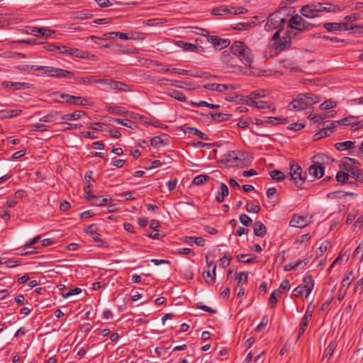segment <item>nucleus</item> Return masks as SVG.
I'll list each match as a JSON object with an SVG mask.
<instances>
[{
    "label": "nucleus",
    "instance_id": "9b49d317",
    "mask_svg": "<svg viewBox=\"0 0 363 363\" xmlns=\"http://www.w3.org/2000/svg\"><path fill=\"white\" fill-rule=\"evenodd\" d=\"M74 79L77 84L83 85H91L93 84H102L103 79H99L95 75H86L82 77H74Z\"/></svg>",
    "mask_w": 363,
    "mask_h": 363
},
{
    "label": "nucleus",
    "instance_id": "c756f323",
    "mask_svg": "<svg viewBox=\"0 0 363 363\" xmlns=\"http://www.w3.org/2000/svg\"><path fill=\"white\" fill-rule=\"evenodd\" d=\"M229 190L227 185L224 183L220 184V191L216 196V201L218 203H221L224 201L225 197L228 196Z\"/></svg>",
    "mask_w": 363,
    "mask_h": 363
},
{
    "label": "nucleus",
    "instance_id": "052dcab7",
    "mask_svg": "<svg viewBox=\"0 0 363 363\" xmlns=\"http://www.w3.org/2000/svg\"><path fill=\"white\" fill-rule=\"evenodd\" d=\"M302 262V260L298 259L294 262L289 263L284 266V270L286 272L294 270L297 268Z\"/></svg>",
    "mask_w": 363,
    "mask_h": 363
},
{
    "label": "nucleus",
    "instance_id": "4468645a",
    "mask_svg": "<svg viewBox=\"0 0 363 363\" xmlns=\"http://www.w3.org/2000/svg\"><path fill=\"white\" fill-rule=\"evenodd\" d=\"M60 96L62 99H64L65 100V102L69 104H74L79 106H86L88 104L87 99L82 96H75L66 94H61Z\"/></svg>",
    "mask_w": 363,
    "mask_h": 363
},
{
    "label": "nucleus",
    "instance_id": "f704fd0d",
    "mask_svg": "<svg viewBox=\"0 0 363 363\" xmlns=\"http://www.w3.org/2000/svg\"><path fill=\"white\" fill-rule=\"evenodd\" d=\"M335 147L339 151L345 150L347 149H352L354 147V142L352 141H345L337 143L335 144Z\"/></svg>",
    "mask_w": 363,
    "mask_h": 363
},
{
    "label": "nucleus",
    "instance_id": "dca6fc26",
    "mask_svg": "<svg viewBox=\"0 0 363 363\" xmlns=\"http://www.w3.org/2000/svg\"><path fill=\"white\" fill-rule=\"evenodd\" d=\"M206 89L216 91L218 92H225L235 89L233 85L216 83H208L203 85Z\"/></svg>",
    "mask_w": 363,
    "mask_h": 363
},
{
    "label": "nucleus",
    "instance_id": "c9c22d12",
    "mask_svg": "<svg viewBox=\"0 0 363 363\" xmlns=\"http://www.w3.org/2000/svg\"><path fill=\"white\" fill-rule=\"evenodd\" d=\"M106 110L110 113H117L118 115H125L127 113V111L123 106H108L106 107Z\"/></svg>",
    "mask_w": 363,
    "mask_h": 363
},
{
    "label": "nucleus",
    "instance_id": "b1692460",
    "mask_svg": "<svg viewBox=\"0 0 363 363\" xmlns=\"http://www.w3.org/2000/svg\"><path fill=\"white\" fill-rule=\"evenodd\" d=\"M308 173L315 178H320L324 174V169L316 164L313 163L308 168Z\"/></svg>",
    "mask_w": 363,
    "mask_h": 363
},
{
    "label": "nucleus",
    "instance_id": "774afa93",
    "mask_svg": "<svg viewBox=\"0 0 363 363\" xmlns=\"http://www.w3.org/2000/svg\"><path fill=\"white\" fill-rule=\"evenodd\" d=\"M251 28V23H239L235 24L234 28L238 30H245Z\"/></svg>",
    "mask_w": 363,
    "mask_h": 363
},
{
    "label": "nucleus",
    "instance_id": "7c9ffc66",
    "mask_svg": "<svg viewBox=\"0 0 363 363\" xmlns=\"http://www.w3.org/2000/svg\"><path fill=\"white\" fill-rule=\"evenodd\" d=\"M216 264H213L212 273L209 270L203 272V278L208 284H213L216 281Z\"/></svg>",
    "mask_w": 363,
    "mask_h": 363
},
{
    "label": "nucleus",
    "instance_id": "58836bf2",
    "mask_svg": "<svg viewBox=\"0 0 363 363\" xmlns=\"http://www.w3.org/2000/svg\"><path fill=\"white\" fill-rule=\"evenodd\" d=\"M22 112L21 109L3 110L0 113L4 118H12L20 115Z\"/></svg>",
    "mask_w": 363,
    "mask_h": 363
},
{
    "label": "nucleus",
    "instance_id": "cd10ccee",
    "mask_svg": "<svg viewBox=\"0 0 363 363\" xmlns=\"http://www.w3.org/2000/svg\"><path fill=\"white\" fill-rule=\"evenodd\" d=\"M230 13H232V10L225 5L215 7L211 11V13L213 16H223Z\"/></svg>",
    "mask_w": 363,
    "mask_h": 363
},
{
    "label": "nucleus",
    "instance_id": "a18cd8bd",
    "mask_svg": "<svg viewBox=\"0 0 363 363\" xmlns=\"http://www.w3.org/2000/svg\"><path fill=\"white\" fill-rule=\"evenodd\" d=\"M349 177V174L346 173L344 170L339 171L335 176L336 180L341 184L347 183Z\"/></svg>",
    "mask_w": 363,
    "mask_h": 363
},
{
    "label": "nucleus",
    "instance_id": "69168bd1",
    "mask_svg": "<svg viewBox=\"0 0 363 363\" xmlns=\"http://www.w3.org/2000/svg\"><path fill=\"white\" fill-rule=\"evenodd\" d=\"M330 242L328 240L324 241L321 243L317 251V256H321L328 249Z\"/></svg>",
    "mask_w": 363,
    "mask_h": 363
},
{
    "label": "nucleus",
    "instance_id": "49530a36",
    "mask_svg": "<svg viewBox=\"0 0 363 363\" xmlns=\"http://www.w3.org/2000/svg\"><path fill=\"white\" fill-rule=\"evenodd\" d=\"M209 179L210 177L208 175L200 174L194 179L193 184L196 186L202 185L206 182L209 181Z\"/></svg>",
    "mask_w": 363,
    "mask_h": 363
},
{
    "label": "nucleus",
    "instance_id": "5fc2aeb1",
    "mask_svg": "<svg viewBox=\"0 0 363 363\" xmlns=\"http://www.w3.org/2000/svg\"><path fill=\"white\" fill-rule=\"evenodd\" d=\"M352 275V271H350L348 273H347L342 280L341 285L343 287L348 288L350 285L351 284L353 278H351V276Z\"/></svg>",
    "mask_w": 363,
    "mask_h": 363
},
{
    "label": "nucleus",
    "instance_id": "e433bc0d",
    "mask_svg": "<svg viewBox=\"0 0 363 363\" xmlns=\"http://www.w3.org/2000/svg\"><path fill=\"white\" fill-rule=\"evenodd\" d=\"M353 258L358 259L359 262L363 260V240L358 245V246L354 250L353 255Z\"/></svg>",
    "mask_w": 363,
    "mask_h": 363
},
{
    "label": "nucleus",
    "instance_id": "8fccbe9b",
    "mask_svg": "<svg viewBox=\"0 0 363 363\" xmlns=\"http://www.w3.org/2000/svg\"><path fill=\"white\" fill-rule=\"evenodd\" d=\"M337 106V102L331 99L325 100L323 104L320 105V108L322 110H328L333 108Z\"/></svg>",
    "mask_w": 363,
    "mask_h": 363
},
{
    "label": "nucleus",
    "instance_id": "0eeeda50",
    "mask_svg": "<svg viewBox=\"0 0 363 363\" xmlns=\"http://www.w3.org/2000/svg\"><path fill=\"white\" fill-rule=\"evenodd\" d=\"M288 26L298 31L311 30L315 27V25L305 21L301 16H293L288 22Z\"/></svg>",
    "mask_w": 363,
    "mask_h": 363
},
{
    "label": "nucleus",
    "instance_id": "bf43d9fd",
    "mask_svg": "<svg viewBox=\"0 0 363 363\" xmlns=\"http://www.w3.org/2000/svg\"><path fill=\"white\" fill-rule=\"evenodd\" d=\"M355 117L353 116H349L347 117H345L344 118H342L339 121H336V123L340 125H352V120Z\"/></svg>",
    "mask_w": 363,
    "mask_h": 363
},
{
    "label": "nucleus",
    "instance_id": "a211bd4d",
    "mask_svg": "<svg viewBox=\"0 0 363 363\" xmlns=\"http://www.w3.org/2000/svg\"><path fill=\"white\" fill-rule=\"evenodd\" d=\"M309 223L306 216L294 215L289 222V225L294 228H304Z\"/></svg>",
    "mask_w": 363,
    "mask_h": 363
},
{
    "label": "nucleus",
    "instance_id": "de8ad7c7",
    "mask_svg": "<svg viewBox=\"0 0 363 363\" xmlns=\"http://www.w3.org/2000/svg\"><path fill=\"white\" fill-rule=\"evenodd\" d=\"M150 144L153 147H160L167 144L160 136L153 137L150 140Z\"/></svg>",
    "mask_w": 363,
    "mask_h": 363
},
{
    "label": "nucleus",
    "instance_id": "13d9d810",
    "mask_svg": "<svg viewBox=\"0 0 363 363\" xmlns=\"http://www.w3.org/2000/svg\"><path fill=\"white\" fill-rule=\"evenodd\" d=\"M109 121L110 122H116L119 124H121L123 126L128 127V128H132L131 124L133 123L131 121H130L128 119H121V118H111L109 120Z\"/></svg>",
    "mask_w": 363,
    "mask_h": 363
},
{
    "label": "nucleus",
    "instance_id": "a19ab883",
    "mask_svg": "<svg viewBox=\"0 0 363 363\" xmlns=\"http://www.w3.org/2000/svg\"><path fill=\"white\" fill-rule=\"evenodd\" d=\"M337 347V344L335 342L332 341L330 342L328 347H326L324 353H323V358H330V357L333 355V353L334 352L335 348Z\"/></svg>",
    "mask_w": 363,
    "mask_h": 363
},
{
    "label": "nucleus",
    "instance_id": "4be33fe9",
    "mask_svg": "<svg viewBox=\"0 0 363 363\" xmlns=\"http://www.w3.org/2000/svg\"><path fill=\"white\" fill-rule=\"evenodd\" d=\"M311 160L313 163L316 164L320 167H323V164H328L330 162L333 161V159L324 153L317 154L314 155Z\"/></svg>",
    "mask_w": 363,
    "mask_h": 363
},
{
    "label": "nucleus",
    "instance_id": "f03ea898",
    "mask_svg": "<svg viewBox=\"0 0 363 363\" xmlns=\"http://www.w3.org/2000/svg\"><path fill=\"white\" fill-rule=\"evenodd\" d=\"M231 52L238 56L240 60L245 65L250 66L253 62L254 56L250 48L243 42L235 41L230 47Z\"/></svg>",
    "mask_w": 363,
    "mask_h": 363
},
{
    "label": "nucleus",
    "instance_id": "ea45409f",
    "mask_svg": "<svg viewBox=\"0 0 363 363\" xmlns=\"http://www.w3.org/2000/svg\"><path fill=\"white\" fill-rule=\"evenodd\" d=\"M247 255H248L240 254V255H238L236 256V258H237L238 262H242V263H245V264L255 263V262H257V258L256 256H253L252 257H250V258H248V259H245V257Z\"/></svg>",
    "mask_w": 363,
    "mask_h": 363
},
{
    "label": "nucleus",
    "instance_id": "c03bdc74",
    "mask_svg": "<svg viewBox=\"0 0 363 363\" xmlns=\"http://www.w3.org/2000/svg\"><path fill=\"white\" fill-rule=\"evenodd\" d=\"M191 104L194 107L206 106V107L213 108V109L218 108L220 107V105H218V104H209L205 101H200L199 102H195V101H191Z\"/></svg>",
    "mask_w": 363,
    "mask_h": 363
},
{
    "label": "nucleus",
    "instance_id": "aec40b11",
    "mask_svg": "<svg viewBox=\"0 0 363 363\" xmlns=\"http://www.w3.org/2000/svg\"><path fill=\"white\" fill-rule=\"evenodd\" d=\"M320 12H340L346 9L347 6L344 5H335L330 2L320 3Z\"/></svg>",
    "mask_w": 363,
    "mask_h": 363
},
{
    "label": "nucleus",
    "instance_id": "5701e85b",
    "mask_svg": "<svg viewBox=\"0 0 363 363\" xmlns=\"http://www.w3.org/2000/svg\"><path fill=\"white\" fill-rule=\"evenodd\" d=\"M98 231L99 228L96 224H91L84 229V232L89 234L94 241L101 242V235Z\"/></svg>",
    "mask_w": 363,
    "mask_h": 363
},
{
    "label": "nucleus",
    "instance_id": "72a5a7b5",
    "mask_svg": "<svg viewBox=\"0 0 363 363\" xmlns=\"http://www.w3.org/2000/svg\"><path fill=\"white\" fill-rule=\"evenodd\" d=\"M176 44L178 47L182 48L184 51L193 52V50H196L195 49H196V45L182 40L177 41Z\"/></svg>",
    "mask_w": 363,
    "mask_h": 363
},
{
    "label": "nucleus",
    "instance_id": "a878e982",
    "mask_svg": "<svg viewBox=\"0 0 363 363\" xmlns=\"http://www.w3.org/2000/svg\"><path fill=\"white\" fill-rule=\"evenodd\" d=\"M254 233L257 237L263 238L267 233V228L261 221H256L253 225Z\"/></svg>",
    "mask_w": 363,
    "mask_h": 363
},
{
    "label": "nucleus",
    "instance_id": "3c124183",
    "mask_svg": "<svg viewBox=\"0 0 363 363\" xmlns=\"http://www.w3.org/2000/svg\"><path fill=\"white\" fill-rule=\"evenodd\" d=\"M92 16L89 13H84L82 11H76L72 14V17L74 19L86 20L89 19Z\"/></svg>",
    "mask_w": 363,
    "mask_h": 363
},
{
    "label": "nucleus",
    "instance_id": "c85d7f7f",
    "mask_svg": "<svg viewBox=\"0 0 363 363\" xmlns=\"http://www.w3.org/2000/svg\"><path fill=\"white\" fill-rule=\"evenodd\" d=\"M102 84H106L108 86L110 87V89L117 91H123V86H125V84L122 82H116L111 79H104Z\"/></svg>",
    "mask_w": 363,
    "mask_h": 363
},
{
    "label": "nucleus",
    "instance_id": "bb28decb",
    "mask_svg": "<svg viewBox=\"0 0 363 363\" xmlns=\"http://www.w3.org/2000/svg\"><path fill=\"white\" fill-rule=\"evenodd\" d=\"M86 199L89 201H91V204L96 206H101L105 205L108 199L105 198H100L98 196H96L95 195H89L86 196Z\"/></svg>",
    "mask_w": 363,
    "mask_h": 363
},
{
    "label": "nucleus",
    "instance_id": "680f3d73",
    "mask_svg": "<svg viewBox=\"0 0 363 363\" xmlns=\"http://www.w3.org/2000/svg\"><path fill=\"white\" fill-rule=\"evenodd\" d=\"M246 211L250 213H257L260 211V206L259 205L247 203L245 206Z\"/></svg>",
    "mask_w": 363,
    "mask_h": 363
},
{
    "label": "nucleus",
    "instance_id": "2f4dec72",
    "mask_svg": "<svg viewBox=\"0 0 363 363\" xmlns=\"http://www.w3.org/2000/svg\"><path fill=\"white\" fill-rule=\"evenodd\" d=\"M69 55L82 59L89 58V53L87 52L77 48H70V50H69Z\"/></svg>",
    "mask_w": 363,
    "mask_h": 363
},
{
    "label": "nucleus",
    "instance_id": "9d476101",
    "mask_svg": "<svg viewBox=\"0 0 363 363\" xmlns=\"http://www.w3.org/2000/svg\"><path fill=\"white\" fill-rule=\"evenodd\" d=\"M308 106V101H306L305 94H298L296 99L289 104L287 108L290 111L303 110Z\"/></svg>",
    "mask_w": 363,
    "mask_h": 363
},
{
    "label": "nucleus",
    "instance_id": "6e6552de",
    "mask_svg": "<svg viewBox=\"0 0 363 363\" xmlns=\"http://www.w3.org/2000/svg\"><path fill=\"white\" fill-rule=\"evenodd\" d=\"M44 73L49 74L50 76L57 78L72 79L74 73L63 69L56 68L54 67L44 66V67L37 68Z\"/></svg>",
    "mask_w": 363,
    "mask_h": 363
},
{
    "label": "nucleus",
    "instance_id": "f3484780",
    "mask_svg": "<svg viewBox=\"0 0 363 363\" xmlns=\"http://www.w3.org/2000/svg\"><path fill=\"white\" fill-rule=\"evenodd\" d=\"M1 86L5 89H10L14 91L20 89H28L31 88L32 85L26 82H13L4 81L1 83Z\"/></svg>",
    "mask_w": 363,
    "mask_h": 363
},
{
    "label": "nucleus",
    "instance_id": "39448f33",
    "mask_svg": "<svg viewBox=\"0 0 363 363\" xmlns=\"http://www.w3.org/2000/svg\"><path fill=\"white\" fill-rule=\"evenodd\" d=\"M286 20L284 15L280 11H276L269 16L267 21L264 25L266 30L269 31L273 29L282 30L283 25L285 23Z\"/></svg>",
    "mask_w": 363,
    "mask_h": 363
},
{
    "label": "nucleus",
    "instance_id": "864d4df0",
    "mask_svg": "<svg viewBox=\"0 0 363 363\" xmlns=\"http://www.w3.org/2000/svg\"><path fill=\"white\" fill-rule=\"evenodd\" d=\"M328 116H327L326 114L318 115L316 113H311L308 118L310 120L313 121L314 123H320L324 119L327 118Z\"/></svg>",
    "mask_w": 363,
    "mask_h": 363
},
{
    "label": "nucleus",
    "instance_id": "412c9836",
    "mask_svg": "<svg viewBox=\"0 0 363 363\" xmlns=\"http://www.w3.org/2000/svg\"><path fill=\"white\" fill-rule=\"evenodd\" d=\"M182 130L185 133H189L191 135H197L199 138L203 140H208L209 138L206 134L200 131L199 129L194 128V127H189L186 125H184L182 127Z\"/></svg>",
    "mask_w": 363,
    "mask_h": 363
},
{
    "label": "nucleus",
    "instance_id": "338daca9",
    "mask_svg": "<svg viewBox=\"0 0 363 363\" xmlns=\"http://www.w3.org/2000/svg\"><path fill=\"white\" fill-rule=\"evenodd\" d=\"M31 126L33 128L32 130L35 131L44 132L48 130V125L41 123L33 124Z\"/></svg>",
    "mask_w": 363,
    "mask_h": 363
},
{
    "label": "nucleus",
    "instance_id": "20e7f679",
    "mask_svg": "<svg viewBox=\"0 0 363 363\" xmlns=\"http://www.w3.org/2000/svg\"><path fill=\"white\" fill-rule=\"evenodd\" d=\"M303 284L296 287L291 295V297H298L301 298H307L311 293L314 287V281L311 276L303 277Z\"/></svg>",
    "mask_w": 363,
    "mask_h": 363
},
{
    "label": "nucleus",
    "instance_id": "4c0bfd02",
    "mask_svg": "<svg viewBox=\"0 0 363 363\" xmlns=\"http://www.w3.org/2000/svg\"><path fill=\"white\" fill-rule=\"evenodd\" d=\"M266 123L272 125L285 124L288 123V119L286 118L269 117L267 118Z\"/></svg>",
    "mask_w": 363,
    "mask_h": 363
},
{
    "label": "nucleus",
    "instance_id": "603ef678",
    "mask_svg": "<svg viewBox=\"0 0 363 363\" xmlns=\"http://www.w3.org/2000/svg\"><path fill=\"white\" fill-rule=\"evenodd\" d=\"M59 112L54 111L40 118V122L50 123L56 119Z\"/></svg>",
    "mask_w": 363,
    "mask_h": 363
},
{
    "label": "nucleus",
    "instance_id": "ddd939ff",
    "mask_svg": "<svg viewBox=\"0 0 363 363\" xmlns=\"http://www.w3.org/2000/svg\"><path fill=\"white\" fill-rule=\"evenodd\" d=\"M323 27L328 32L349 30L354 28V26H350L347 23H325Z\"/></svg>",
    "mask_w": 363,
    "mask_h": 363
},
{
    "label": "nucleus",
    "instance_id": "393cba45",
    "mask_svg": "<svg viewBox=\"0 0 363 363\" xmlns=\"http://www.w3.org/2000/svg\"><path fill=\"white\" fill-rule=\"evenodd\" d=\"M86 116L85 111L77 110L71 113H67L62 116L61 119L65 121H75Z\"/></svg>",
    "mask_w": 363,
    "mask_h": 363
},
{
    "label": "nucleus",
    "instance_id": "6ab92c4d",
    "mask_svg": "<svg viewBox=\"0 0 363 363\" xmlns=\"http://www.w3.org/2000/svg\"><path fill=\"white\" fill-rule=\"evenodd\" d=\"M242 154L239 151H231L225 155L224 160L232 165H238L242 161Z\"/></svg>",
    "mask_w": 363,
    "mask_h": 363
},
{
    "label": "nucleus",
    "instance_id": "473e14b6",
    "mask_svg": "<svg viewBox=\"0 0 363 363\" xmlns=\"http://www.w3.org/2000/svg\"><path fill=\"white\" fill-rule=\"evenodd\" d=\"M211 118L216 122H223L228 121L230 118V115L223 113H211Z\"/></svg>",
    "mask_w": 363,
    "mask_h": 363
},
{
    "label": "nucleus",
    "instance_id": "e2e57ef3",
    "mask_svg": "<svg viewBox=\"0 0 363 363\" xmlns=\"http://www.w3.org/2000/svg\"><path fill=\"white\" fill-rule=\"evenodd\" d=\"M231 259L232 257L230 255H227L225 253L224 256L220 259V265L223 267H226L230 264Z\"/></svg>",
    "mask_w": 363,
    "mask_h": 363
},
{
    "label": "nucleus",
    "instance_id": "0e129e2a",
    "mask_svg": "<svg viewBox=\"0 0 363 363\" xmlns=\"http://www.w3.org/2000/svg\"><path fill=\"white\" fill-rule=\"evenodd\" d=\"M240 221L243 225L245 226H249L252 223L251 218L247 214L245 213H242L240 216Z\"/></svg>",
    "mask_w": 363,
    "mask_h": 363
},
{
    "label": "nucleus",
    "instance_id": "7ed1b4c3",
    "mask_svg": "<svg viewBox=\"0 0 363 363\" xmlns=\"http://www.w3.org/2000/svg\"><path fill=\"white\" fill-rule=\"evenodd\" d=\"M281 30H277L272 37L274 48L277 51L281 52L291 47V36L290 31H286L282 36H280Z\"/></svg>",
    "mask_w": 363,
    "mask_h": 363
},
{
    "label": "nucleus",
    "instance_id": "09e8293b",
    "mask_svg": "<svg viewBox=\"0 0 363 363\" xmlns=\"http://www.w3.org/2000/svg\"><path fill=\"white\" fill-rule=\"evenodd\" d=\"M270 176L272 179L277 182H281L286 178L285 174L281 171L279 170L272 171L270 172Z\"/></svg>",
    "mask_w": 363,
    "mask_h": 363
},
{
    "label": "nucleus",
    "instance_id": "79ce46f5",
    "mask_svg": "<svg viewBox=\"0 0 363 363\" xmlns=\"http://www.w3.org/2000/svg\"><path fill=\"white\" fill-rule=\"evenodd\" d=\"M252 103L253 104H255V107H257V108H259V109L268 108V109H272V111L275 110V107L273 106V105L272 104H269V103L263 101H252Z\"/></svg>",
    "mask_w": 363,
    "mask_h": 363
},
{
    "label": "nucleus",
    "instance_id": "6e6d98bb",
    "mask_svg": "<svg viewBox=\"0 0 363 363\" xmlns=\"http://www.w3.org/2000/svg\"><path fill=\"white\" fill-rule=\"evenodd\" d=\"M82 292V289L79 287H76L74 289H70L69 290H65L62 293V295L64 298H68L72 295L79 294Z\"/></svg>",
    "mask_w": 363,
    "mask_h": 363
},
{
    "label": "nucleus",
    "instance_id": "423d86ee",
    "mask_svg": "<svg viewBox=\"0 0 363 363\" xmlns=\"http://www.w3.org/2000/svg\"><path fill=\"white\" fill-rule=\"evenodd\" d=\"M290 179L298 188H302L306 180V176L302 174V168L294 161L290 162Z\"/></svg>",
    "mask_w": 363,
    "mask_h": 363
},
{
    "label": "nucleus",
    "instance_id": "f8f14e48",
    "mask_svg": "<svg viewBox=\"0 0 363 363\" xmlns=\"http://www.w3.org/2000/svg\"><path fill=\"white\" fill-rule=\"evenodd\" d=\"M207 40L211 43L216 49L219 50L227 48L230 43V40L223 39L216 35H208Z\"/></svg>",
    "mask_w": 363,
    "mask_h": 363
},
{
    "label": "nucleus",
    "instance_id": "2eb2a0df",
    "mask_svg": "<svg viewBox=\"0 0 363 363\" xmlns=\"http://www.w3.org/2000/svg\"><path fill=\"white\" fill-rule=\"evenodd\" d=\"M312 315H313V311H310L309 307H308L304 315L303 316V318L301 319V323L299 325V328H298V334H297V340H298L305 333V331L308 327V321L312 318Z\"/></svg>",
    "mask_w": 363,
    "mask_h": 363
},
{
    "label": "nucleus",
    "instance_id": "f257e3e1",
    "mask_svg": "<svg viewBox=\"0 0 363 363\" xmlns=\"http://www.w3.org/2000/svg\"><path fill=\"white\" fill-rule=\"evenodd\" d=\"M361 164L356 159L350 157H344L340 162L339 167L346 173H348L350 177L363 184V172L359 169Z\"/></svg>",
    "mask_w": 363,
    "mask_h": 363
},
{
    "label": "nucleus",
    "instance_id": "4d7b16f0",
    "mask_svg": "<svg viewBox=\"0 0 363 363\" xmlns=\"http://www.w3.org/2000/svg\"><path fill=\"white\" fill-rule=\"evenodd\" d=\"M306 101H308V106L313 104H316L320 101V98L318 96L313 94L311 93L304 94Z\"/></svg>",
    "mask_w": 363,
    "mask_h": 363
},
{
    "label": "nucleus",
    "instance_id": "1a4fd4ad",
    "mask_svg": "<svg viewBox=\"0 0 363 363\" xmlns=\"http://www.w3.org/2000/svg\"><path fill=\"white\" fill-rule=\"evenodd\" d=\"M320 8V2L307 4L301 8L300 13L301 16L306 18H313L319 16V13H321Z\"/></svg>",
    "mask_w": 363,
    "mask_h": 363
},
{
    "label": "nucleus",
    "instance_id": "37998d69",
    "mask_svg": "<svg viewBox=\"0 0 363 363\" xmlns=\"http://www.w3.org/2000/svg\"><path fill=\"white\" fill-rule=\"evenodd\" d=\"M167 94L181 102H184L186 101V96L180 91L173 90L172 91L167 93Z\"/></svg>",
    "mask_w": 363,
    "mask_h": 363
}]
</instances>
